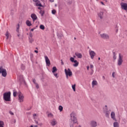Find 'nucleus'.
Here are the masks:
<instances>
[{
    "mask_svg": "<svg viewBox=\"0 0 127 127\" xmlns=\"http://www.w3.org/2000/svg\"><path fill=\"white\" fill-rule=\"evenodd\" d=\"M113 59L114 60H116V59H117V56H116L115 54H114V56H113Z\"/></svg>",
    "mask_w": 127,
    "mask_h": 127,
    "instance_id": "nucleus-37",
    "label": "nucleus"
},
{
    "mask_svg": "<svg viewBox=\"0 0 127 127\" xmlns=\"http://www.w3.org/2000/svg\"><path fill=\"white\" fill-rule=\"evenodd\" d=\"M34 52H35V53H38V51L35 50V51H34Z\"/></svg>",
    "mask_w": 127,
    "mask_h": 127,
    "instance_id": "nucleus-44",
    "label": "nucleus"
},
{
    "mask_svg": "<svg viewBox=\"0 0 127 127\" xmlns=\"http://www.w3.org/2000/svg\"><path fill=\"white\" fill-rule=\"evenodd\" d=\"M40 29H42V30H44L45 29V27L43 25H41L40 26Z\"/></svg>",
    "mask_w": 127,
    "mask_h": 127,
    "instance_id": "nucleus-27",
    "label": "nucleus"
},
{
    "mask_svg": "<svg viewBox=\"0 0 127 127\" xmlns=\"http://www.w3.org/2000/svg\"><path fill=\"white\" fill-rule=\"evenodd\" d=\"M33 1H34V2H36V6H41V7L43 6L41 3H40V1L38 0H33Z\"/></svg>",
    "mask_w": 127,
    "mask_h": 127,
    "instance_id": "nucleus-12",
    "label": "nucleus"
},
{
    "mask_svg": "<svg viewBox=\"0 0 127 127\" xmlns=\"http://www.w3.org/2000/svg\"><path fill=\"white\" fill-rule=\"evenodd\" d=\"M124 0H122V1H124Z\"/></svg>",
    "mask_w": 127,
    "mask_h": 127,
    "instance_id": "nucleus-62",
    "label": "nucleus"
},
{
    "mask_svg": "<svg viewBox=\"0 0 127 127\" xmlns=\"http://www.w3.org/2000/svg\"><path fill=\"white\" fill-rule=\"evenodd\" d=\"M33 41H34V39H33V38H31L30 39H29L30 43H32Z\"/></svg>",
    "mask_w": 127,
    "mask_h": 127,
    "instance_id": "nucleus-30",
    "label": "nucleus"
},
{
    "mask_svg": "<svg viewBox=\"0 0 127 127\" xmlns=\"http://www.w3.org/2000/svg\"><path fill=\"white\" fill-rule=\"evenodd\" d=\"M101 58H98V60H100Z\"/></svg>",
    "mask_w": 127,
    "mask_h": 127,
    "instance_id": "nucleus-52",
    "label": "nucleus"
},
{
    "mask_svg": "<svg viewBox=\"0 0 127 127\" xmlns=\"http://www.w3.org/2000/svg\"><path fill=\"white\" fill-rule=\"evenodd\" d=\"M51 2H54V0H49Z\"/></svg>",
    "mask_w": 127,
    "mask_h": 127,
    "instance_id": "nucleus-45",
    "label": "nucleus"
},
{
    "mask_svg": "<svg viewBox=\"0 0 127 127\" xmlns=\"http://www.w3.org/2000/svg\"><path fill=\"white\" fill-rule=\"evenodd\" d=\"M18 100L19 103H23V102H24V96H23V94H22V93H21L20 92H18Z\"/></svg>",
    "mask_w": 127,
    "mask_h": 127,
    "instance_id": "nucleus-4",
    "label": "nucleus"
},
{
    "mask_svg": "<svg viewBox=\"0 0 127 127\" xmlns=\"http://www.w3.org/2000/svg\"><path fill=\"white\" fill-rule=\"evenodd\" d=\"M42 15H43V14H42Z\"/></svg>",
    "mask_w": 127,
    "mask_h": 127,
    "instance_id": "nucleus-63",
    "label": "nucleus"
},
{
    "mask_svg": "<svg viewBox=\"0 0 127 127\" xmlns=\"http://www.w3.org/2000/svg\"><path fill=\"white\" fill-rule=\"evenodd\" d=\"M91 75H93V73H92L91 74Z\"/></svg>",
    "mask_w": 127,
    "mask_h": 127,
    "instance_id": "nucleus-59",
    "label": "nucleus"
},
{
    "mask_svg": "<svg viewBox=\"0 0 127 127\" xmlns=\"http://www.w3.org/2000/svg\"><path fill=\"white\" fill-rule=\"evenodd\" d=\"M75 56L77 57L78 59H81L82 58V54L79 53H75Z\"/></svg>",
    "mask_w": 127,
    "mask_h": 127,
    "instance_id": "nucleus-15",
    "label": "nucleus"
},
{
    "mask_svg": "<svg viewBox=\"0 0 127 127\" xmlns=\"http://www.w3.org/2000/svg\"><path fill=\"white\" fill-rule=\"evenodd\" d=\"M0 74H1L3 77H6L7 75V72H6V69L3 68L2 66L0 67Z\"/></svg>",
    "mask_w": 127,
    "mask_h": 127,
    "instance_id": "nucleus-3",
    "label": "nucleus"
},
{
    "mask_svg": "<svg viewBox=\"0 0 127 127\" xmlns=\"http://www.w3.org/2000/svg\"><path fill=\"white\" fill-rule=\"evenodd\" d=\"M57 71V68H56V67L54 66L53 67V70H52V72L53 73V74H54V73H55V72H56Z\"/></svg>",
    "mask_w": 127,
    "mask_h": 127,
    "instance_id": "nucleus-22",
    "label": "nucleus"
},
{
    "mask_svg": "<svg viewBox=\"0 0 127 127\" xmlns=\"http://www.w3.org/2000/svg\"><path fill=\"white\" fill-rule=\"evenodd\" d=\"M10 92L4 93L3 95V100L6 102H10Z\"/></svg>",
    "mask_w": 127,
    "mask_h": 127,
    "instance_id": "nucleus-2",
    "label": "nucleus"
},
{
    "mask_svg": "<svg viewBox=\"0 0 127 127\" xmlns=\"http://www.w3.org/2000/svg\"><path fill=\"white\" fill-rule=\"evenodd\" d=\"M89 55L91 59H94V57L96 56V53L94 51H89Z\"/></svg>",
    "mask_w": 127,
    "mask_h": 127,
    "instance_id": "nucleus-9",
    "label": "nucleus"
},
{
    "mask_svg": "<svg viewBox=\"0 0 127 127\" xmlns=\"http://www.w3.org/2000/svg\"><path fill=\"white\" fill-rule=\"evenodd\" d=\"M36 49H38V48H36Z\"/></svg>",
    "mask_w": 127,
    "mask_h": 127,
    "instance_id": "nucleus-61",
    "label": "nucleus"
},
{
    "mask_svg": "<svg viewBox=\"0 0 127 127\" xmlns=\"http://www.w3.org/2000/svg\"><path fill=\"white\" fill-rule=\"evenodd\" d=\"M62 62V65H64V63L63 62V61H62V60H61Z\"/></svg>",
    "mask_w": 127,
    "mask_h": 127,
    "instance_id": "nucleus-43",
    "label": "nucleus"
},
{
    "mask_svg": "<svg viewBox=\"0 0 127 127\" xmlns=\"http://www.w3.org/2000/svg\"><path fill=\"white\" fill-rule=\"evenodd\" d=\"M38 9H41V8H40V7H39Z\"/></svg>",
    "mask_w": 127,
    "mask_h": 127,
    "instance_id": "nucleus-50",
    "label": "nucleus"
},
{
    "mask_svg": "<svg viewBox=\"0 0 127 127\" xmlns=\"http://www.w3.org/2000/svg\"><path fill=\"white\" fill-rule=\"evenodd\" d=\"M30 36L31 37H32V34H30Z\"/></svg>",
    "mask_w": 127,
    "mask_h": 127,
    "instance_id": "nucleus-48",
    "label": "nucleus"
},
{
    "mask_svg": "<svg viewBox=\"0 0 127 127\" xmlns=\"http://www.w3.org/2000/svg\"><path fill=\"white\" fill-rule=\"evenodd\" d=\"M123 58H124V57L123 56V55H122V54H119V59H118V64L119 65V66H121V65H122V64H123Z\"/></svg>",
    "mask_w": 127,
    "mask_h": 127,
    "instance_id": "nucleus-6",
    "label": "nucleus"
},
{
    "mask_svg": "<svg viewBox=\"0 0 127 127\" xmlns=\"http://www.w3.org/2000/svg\"><path fill=\"white\" fill-rule=\"evenodd\" d=\"M34 127H38L37 125L35 126Z\"/></svg>",
    "mask_w": 127,
    "mask_h": 127,
    "instance_id": "nucleus-51",
    "label": "nucleus"
},
{
    "mask_svg": "<svg viewBox=\"0 0 127 127\" xmlns=\"http://www.w3.org/2000/svg\"><path fill=\"white\" fill-rule=\"evenodd\" d=\"M101 3H102V4H103V5H105V4L104 3V2H101Z\"/></svg>",
    "mask_w": 127,
    "mask_h": 127,
    "instance_id": "nucleus-47",
    "label": "nucleus"
},
{
    "mask_svg": "<svg viewBox=\"0 0 127 127\" xmlns=\"http://www.w3.org/2000/svg\"><path fill=\"white\" fill-rule=\"evenodd\" d=\"M35 124H36L37 125H38V122L36 121V120H35Z\"/></svg>",
    "mask_w": 127,
    "mask_h": 127,
    "instance_id": "nucleus-42",
    "label": "nucleus"
},
{
    "mask_svg": "<svg viewBox=\"0 0 127 127\" xmlns=\"http://www.w3.org/2000/svg\"><path fill=\"white\" fill-rule=\"evenodd\" d=\"M114 127H119V124L118 123V122H115L114 123Z\"/></svg>",
    "mask_w": 127,
    "mask_h": 127,
    "instance_id": "nucleus-28",
    "label": "nucleus"
},
{
    "mask_svg": "<svg viewBox=\"0 0 127 127\" xmlns=\"http://www.w3.org/2000/svg\"><path fill=\"white\" fill-rule=\"evenodd\" d=\"M54 75L55 76V77H56V78H58L59 77V76H58V74L57 73H54Z\"/></svg>",
    "mask_w": 127,
    "mask_h": 127,
    "instance_id": "nucleus-34",
    "label": "nucleus"
},
{
    "mask_svg": "<svg viewBox=\"0 0 127 127\" xmlns=\"http://www.w3.org/2000/svg\"><path fill=\"white\" fill-rule=\"evenodd\" d=\"M110 116V113L108 112H106V117H109Z\"/></svg>",
    "mask_w": 127,
    "mask_h": 127,
    "instance_id": "nucleus-36",
    "label": "nucleus"
},
{
    "mask_svg": "<svg viewBox=\"0 0 127 127\" xmlns=\"http://www.w3.org/2000/svg\"><path fill=\"white\" fill-rule=\"evenodd\" d=\"M42 11H40V12H41Z\"/></svg>",
    "mask_w": 127,
    "mask_h": 127,
    "instance_id": "nucleus-60",
    "label": "nucleus"
},
{
    "mask_svg": "<svg viewBox=\"0 0 127 127\" xmlns=\"http://www.w3.org/2000/svg\"><path fill=\"white\" fill-rule=\"evenodd\" d=\"M31 17L33 21H35V20H36V19H37V16H36V14H35L34 13L31 14Z\"/></svg>",
    "mask_w": 127,
    "mask_h": 127,
    "instance_id": "nucleus-13",
    "label": "nucleus"
},
{
    "mask_svg": "<svg viewBox=\"0 0 127 127\" xmlns=\"http://www.w3.org/2000/svg\"><path fill=\"white\" fill-rule=\"evenodd\" d=\"M111 117L114 121H117V120L116 119V114H115V112L111 113Z\"/></svg>",
    "mask_w": 127,
    "mask_h": 127,
    "instance_id": "nucleus-14",
    "label": "nucleus"
},
{
    "mask_svg": "<svg viewBox=\"0 0 127 127\" xmlns=\"http://www.w3.org/2000/svg\"><path fill=\"white\" fill-rule=\"evenodd\" d=\"M91 126L92 127H97V122L95 121H92L91 122Z\"/></svg>",
    "mask_w": 127,
    "mask_h": 127,
    "instance_id": "nucleus-16",
    "label": "nucleus"
},
{
    "mask_svg": "<svg viewBox=\"0 0 127 127\" xmlns=\"http://www.w3.org/2000/svg\"><path fill=\"white\" fill-rule=\"evenodd\" d=\"M90 68H94V65H93V64H91Z\"/></svg>",
    "mask_w": 127,
    "mask_h": 127,
    "instance_id": "nucleus-41",
    "label": "nucleus"
},
{
    "mask_svg": "<svg viewBox=\"0 0 127 127\" xmlns=\"http://www.w3.org/2000/svg\"><path fill=\"white\" fill-rule=\"evenodd\" d=\"M42 1H44V0H41Z\"/></svg>",
    "mask_w": 127,
    "mask_h": 127,
    "instance_id": "nucleus-55",
    "label": "nucleus"
},
{
    "mask_svg": "<svg viewBox=\"0 0 127 127\" xmlns=\"http://www.w3.org/2000/svg\"><path fill=\"white\" fill-rule=\"evenodd\" d=\"M72 88L74 92H76V84H74V85H72Z\"/></svg>",
    "mask_w": 127,
    "mask_h": 127,
    "instance_id": "nucleus-23",
    "label": "nucleus"
},
{
    "mask_svg": "<svg viewBox=\"0 0 127 127\" xmlns=\"http://www.w3.org/2000/svg\"><path fill=\"white\" fill-rule=\"evenodd\" d=\"M78 127H81V126H79Z\"/></svg>",
    "mask_w": 127,
    "mask_h": 127,
    "instance_id": "nucleus-57",
    "label": "nucleus"
},
{
    "mask_svg": "<svg viewBox=\"0 0 127 127\" xmlns=\"http://www.w3.org/2000/svg\"><path fill=\"white\" fill-rule=\"evenodd\" d=\"M90 68V66H87V70H89V68Z\"/></svg>",
    "mask_w": 127,
    "mask_h": 127,
    "instance_id": "nucleus-46",
    "label": "nucleus"
},
{
    "mask_svg": "<svg viewBox=\"0 0 127 127\" xmlns=\"http://www.w3.org/2000/svg\"><path fill=\"white\" fill-rule=\"evenodd\" d=\"M35 85L36 88L37 89H39V85H38V83H36Z\"/></svg>",
    "mask_w": 127,
    "mask_h": 127,
    "instance_id": "nucleus-35",
    "label": "nucleus"
},
{
    "mask_svg": "<svg viewBox=\"0 0 127 127\" xmlns=\"http://www.w3.org/2000/svg\"><path fill=\"white\" fill-rule=\"evenodd\" d=\"M33 82L35 84H37V83H36V80H35V79H33Z\"/></svg>",
    "mask_w": 127,
    "mask_h": 127,
    "instance_id": "nucleus-39",
    "label": "nucleus"
},
{
    "mask_svg": "<svg viewBox=\"0 0 127 127\" xmlns=\"http://www.w3.org/2000/svg\"><path fill=\"white\" fill-rule=\"evenodd\" d=\"M59 110L60 111V112H62V111H63V107H62V106H60Z\"/></svg>",
    "mask_w": 127,
    "mask_h": 127,
    "instance_id": "nucleus-29",
    "label": "nucleus"
},
{
    "mask_svg": "<svg viewBox=\"0 0 127 127\" xmlns=\"http://www.w3.org/2000/svg\"><path fill=\"white\" fill-rule=\"evenodd\" d=\"M26 24H27V26H31L32 25V24H31V22L29 21V20H27L26 21Z\"/></svg>",
    "mask_w": 127,
    "mask_h": 127,
    "instance_id": "nucleus-19",
    "label": "nucleus"
},
{
    "mask_svg": "<svg viewBox=\"0 0 127 127\" xmlns=\"http://www.w3.org/2000/svg\"><path fill=\"white\" fill-rule=\"evenodd\" d=\"M70 60L71 62H73L74 63H75L74 64H73L74 67H77L78 65H79V62H78L77 60H75V59H74V58L71 57L70 58Z\"/></svg>",
    "mask_w": 127,
    "mask_h": 127,
    "instance_id": "nucleus-7",
    "label": "nucleus"
},
{
    "mask_svg": "<svg viewBox=\"0 0 127 127\" xmlns=\"http://www.w3.org/2000/svg\"><path fill=\"white\" fill-rule=\"evenodd\" d=\"M115 72H113V73H112V77L113 78H115Z\"/></svg>",
    "mask_w": 127,
    "mask_h": 127,
    "instance_id": "nucleus-40",
    "label": "nucleus"
},
{
    "mask_svg": "<svg viewBox=\"0 0 127 127\" xmlns=\"http://www.w3.org/2000/svg\"><path fill=\"white\" fill-rule=\"evenodd\" d=\"M100 36L102 38H103V39H109V38H110V37L107 34H100Z\"/></svg>",
    "mask_w": 127,
    "mask_h": 127,
    "instance_id": "nucleus-10",
    "label": "nucleus"
},
{
    "mask_svg": "<svg viewBox=\"0 0 127 127\" xmlns=\"http://www.w3.org/2000/svg\"><path fill=\"white\" fill-rule=\"evenodd\" d=\"M5 36L6 37V39H8V36H9L8 32H6V33L5 34Z\"/></svg>",
    "mask_w": 127,
    "mask_h": 127,
    "instance_id": "nucleus-32",
    "label": "nucleus"
},
{
    "mask_svg": "<svg viewBox=\"0 0 127 127\" xmlns=\"http://www.w3.org/2000/svg\"><path fill=\"white\" fill-rule=\"evenodd\" d=\"M48 118H53L54 116H53V114L52 113H50L48 114Z\"/></svg>",
    "mask_w": 127,
    "mask_h": 127,
    "instance_id": "nucleus-25",
    "label": "nucleus"
},
{
    "mask_svg": "<svg viewBox=\"0 0 127 127\" xmlns=\"http://www.w3.org/2000/svg\"><path fill=\"white\" fill-rule=\"evenodd\" d=\"M103 78L104 79H105V76H103Z\"/></svg>",
    "mask_w": 127,
    "mask_h": 127,
    "instance_id": "nucleus-56",
    "label": "nucleus"
},
{
    "mask_svg": "<svg viewBox=\"0 0 127 127\" xmlns=\"http://www.w3.org/2000/svg\"><path fill=\"white\" fill-rule=\"evenodd\" d=\"M120 4L121 6V8L127 11V3H124V2H121Z\"/></svg>",
    "mask_w": 127,
    "mask_h": 127,
    "instance_id": "nucleus-8",
    "label": "nucleus"
},
{
    "mask_svg": "<svg viewBox=\"0 0 127 127\" xmlns=\"http://www.w3.org/2000/svg\"><path fill=\"white\" fill-rule=\"evenodd\" d=\"M3 126H4V123H3V121H0V127H3Z\"/></svg>",
    "mask_w": 127,
    "mask_h": 127,
    "instance_id": "nucleus-24",
    "label": "nucleus"
},
{
    "mask_svg": "<svg viewBox=\"0 0 127 127\" xmlns=\"http://www.w3.org/2000/svg\"><path fill=\"white\" fill-rule=\"evenodd\" d=\"M45 59L46 65L47 66H50V60L48 58V57L45 56Z\"/></svg>",
    "mask_w": 127,
    "mask_h": 127,
    "instance_id": "nucleus-11",
    "label": "nucleus"
},
{
    "mask_svg": "<svg viewBox=\"0 0 127 127\" xmlns=\"http://www.w3.org/2000/svg\"><path fill=\"white\" fill-rule=\"evenodd\" d=\"M17 94V92L16 91H13V95L14 97H16Z\"/></svg>",
    "mask_w": 127,
    "mask_h": 127,
    "instance_id": "nucleus-31",
    "label": "nucleus"
},
{
    "mask_svg": "<svg viewBox=\"0 0 127 127\" xmlns=\"http://www.w3.org/2000/svg\"><path fill=\"white\" fill-rule=\"evenodd\" d=\"M64 72H65L66 77L67 78V79H68V76H69V77H71V76L73 75V73H72V71H71L70 68H68L67 69H65Z\"/></svg>",
    "mask_w": 127,
    "mask_h": 127,
    "instance_id": "nucleus-5",
    "label": "nucleus"
},
{
    "mask_svg": "<svg viewBox=\"0 0 127 127\" xmlns=\"http://www.w3.org/2000/svg\"><path fill=\"white\" fill-rule=\"evenodd\" d=\"M9 114H10V115H11V116H13V115H14V114H13V112L11 111H9Z\"/></svg>",
    "mask_w": 127,
    "mask_h": 127,
    "instance_id": "nucleus-38",
    "label": "nucleus"
},
{
    "mask_svg": "<svg viewBox=\"0 0 127 127\" xmlns=\"http://www.w3.org/2000/svg\"><path fill=\"white\" fill-rule=\"evenodd\" d=\"M74 40H76V37L74 38Z\"/></svg>",
    "mask_w": 127,
    "mask_h": 127,
    "instance_id": "nucleus-53",
    "label": "nucleus"
},
{
    "mask_svg": "<svg viewBox=\"0 0 127 127\" xmlns=\"http://www.w3.org/2000/svg\"><path fill=\"white\" fill-rule=\"evenodd\" d=\"M103 15H104V13H103V12H100L98 13V16L100 17L101 19L103 18Z\"/></svg>",
    "mask_w": 127,
    "mask_h": 127,
    "instance_id": "nucleus-21",
    "label": "nucleus"
},
{
    "mask_svg": "<svg viewBox=\"0 0 127 127\" xmlns=\"http://www.w3.org/2000/svg\"><path fill=\"white\" fill-rule=\"evenodd\" d=\"M33 118L34 120H37L38 119V114H34L33 115Z\"/></svg>",
    "mask_w": 127,
    "mask_h": 127,
    "instance_id": "nucleus-20",
    "label": "nucleus"
},
{
    "mask_svg": "<svg viewBox=\"0 0 127 127\" xmlns=\"http://www.w3.org/2000/svg\"><path fill=\"white\" fill-rule=\"evenodd\" d=\"M70 120L73 123H70L69 124L70 127H74V124H76L78 125V120L77 119V116L76 115V113L74 112H72L70 114Z\"/></svg>",
    "mask_w": 127,
    "mask_h": 127,
    "instance_id": "nucleus-1",
    "label": "nucleus"
},
{
    "mask_svg": "<svg viewBox=\"0 0 127 127\" xmlns=\"http://www.w3.org/2000/svg\"><path fill=\"white\" fill-rule=\"evenodd\" d=\"M18 36L19 37V34L18 35Z\"/></svg>",
    "mask_w": 127,
    "mask_h": 127,
    "instance_id": "nucleus-58",
    "label": "nucleus"
},
{
    "mask_svg": "<svg viewBox=\"0 0 127 127\" xmlns=\"http://www.w3.org/2000/svg\"><path fill=\"white\" fill-rule=\"evenodd\" d=\"M74 57H76L75 56H74Z\"/></svg>",
    "mask_w": 127,
    "mask_h": 127,
    "instance_id": "nucleus-64",
    "label": "nucleus"
},
{
    "mask_svg": "<svg viewBox=\"0 0 127 127\" xmlns=\"http://www.w3.org/2000/svg\"><path fill=\"white\" fill-rule=\"evenodd\" d=\"M16 32H18V33L19 32V24H18L16 26Z\"/></svg>",
    "mask_w": 127,
    "mask_h": 127,
    "instance_id": "nucleus-26",
    "label": "nucleus"
},
{
    "mask_svg": "<svg viewBox=\"0 0 127 127\" xmlns=\"http://www.w3.org/2000/svg\"><path fill=\"white\" fill-rule=\"evenodd\" d=\"M92 87L94 88V86H97V85H98V82L96 80H93L92 82Z\"/></svg>",
    "mask_w": 127,
    "mask_h": 127,
    "instance_id": "nucleus-18",
    "label": "nucleus"
},
{
    "mask_svg": "<svg viewBox=\"0 0 127 127\" xmlns=\"http://www.w3.org/2000/svg\"><path fill=\"white\" fill-rule=\"evenodd\" d=\"M34 30V29H31V31H33Z\"/></svg>",
    "mask_w": 127,
    "mask_h": 127,
    "instance_id": "nucleus-49",
    "label": "nucleus"
},
{
    "mask_svg": "<svg viewBox=\"0 0 127 127\" xmlns=\"http://www.w3.org/2000/svg\"><path fill=\"white\" fill-rule=\"evenodd\" d=\"M52 13L53 14H55V13H56V10H52Z\"/></svg>",
    "mask_w": 127,
    "mask_h": 127,
    "instance_id": "nucleus-33",
    "label": "nucleus"
},
{
    "mask_svg": "<svg viewBox=\"0 0 127 127\" xmlns=\"http://www.w3.org/2000/svg\"><path fill=\"white\" fill-rule=\"evenodd\" d=\"M104 0L105 1H106V2H107V0Z\"/></svg>",
    "mask_w": 127,
    "mask_h": 127,
    "instance_id": "nucleus-54",
    "label": "nucleus"
},
{
    "mask_svg": "<svg viewBox=\"0 0 127 127\" xmlns=\"http://www.w3.org/2000/svg\"><path fill=\"white\" fill-rule=\"evenodd\" d=\"M51 124L53 126H56V125L57 124V122L56 121V120H55V119H54L51 121Z\"/></svg>",
    "mask_w": 127,
    "mask_h": 127,
    "instance_id": "nucleus-17",
    "label": "nucleus"
}]
</instances>
